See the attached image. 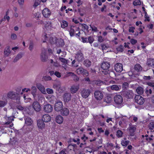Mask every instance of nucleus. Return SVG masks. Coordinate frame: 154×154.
Returning <instances> with one entry per match:
<instances>
[{
    "instance_id": "obj_23",
    "label": "nucleus",
    "mask_w": 154,
    "mask_h": 154,
    "mask_svg": "<svg viewBox=\"0 0 154 154\" xmlns=\"http://www.w3.org/2000/svg\"><path fill=\"white\" fill-rule=\"evenodd\" d=\"M11 51L10 49V46H7L4 49V54L5 57H8L11 54Z\"/></svg>"
},
{
    "instance_id": "obj_54",
    "label": "nucleus",
    "mask_w": 154,
    "mask_h": 154,
    "mask_svg": "<svg viewBox=\"0 0 154 154\" xmlns=\"http://www.w3.org/2000/svg\"><path fill=\"white\" fill-rule=\"evenodd\" d=\"M128 87V84L127 82H125L122 85L123 88L125 89H127Z\"/></svg>"
},
{
    "instance_id": "obj_40",
    "label": "nucleus",
    "mask_w": 154,
    "mask_h": 154,
    "mask_svg": "<svg viewBox=\"0 0 154 154\" xmlns=\"http://www.w3.org/2000/svg\"><path fill=\"white\" fill-rule=\"evenodd\" d=\"M149 128L151 132H154V122H151L149 124Z\"/></svg>"
},
{
    "instance_id": "obj_18",
    "label": "nucleus",
    "mask_w": 154,
    "mask_h": 154,
    "mask_svg": "<svg viewBox=\"0 0 154 154\" xmlns=\"http://www.w3.org/2000/svg\"><path fill=\"white\" fill-rule=\"evenodd\" d=\"M102 69L104 70H108L110 66V64L109 63L103 62L101 65Z\"/></svg>"
},
{
    "instance_id": "obj_39",
    "label": "nucleus",
    "mask_w": 154,
    "mask_h": 154,
    "mask_svg": "<svg viewBox=\"0 0 154 154\" xmlns=\"http://www.w3.org/2000/svg\"><path fill=\"white\" fill-rule=\"evenodd\" d=\"M82 28L83 29L84 31L88 32V27L85 24H81Z\"/></svg>"
},
{
    "instance_id": "obj_27",
    "label": "nucleus",
    "mask_w": 154,
    "mask_h": 154,
    "mask_svg": "<svg viewBox=\"0 0 154 154\" xmlns=\"http://www.w3.org/2000/svg\"><path fill=\"white\" fill-rule=\"evenodd\" d=\"M125 96L128 98H131L133 97V93L132 91L128 90L125 92Z\"/></svg>"
},
{
    "instance_id": "obj_36",
    "label": "nucleus",
    "mask_w": 154,
    "mask_h": 154,
    "mask_svg": "<svg viewBox=\"0 0 154 154\" xmlns=\"http://www.w3.org/2000/svg\"><path fill=\"white\" fill-rule=\"evenodd\" d=\"M22 57V54H18L14 59L13 62H17L19 59L21 58Z\"/></svg>"
},
{
    "instance_id": "obj_3",
    "label": "nucleus",
    "mask_w": 154,
    "mask_h": 154,
    "mask_svg": "<svg viewBox=\"0 0 154 154\" xmlns=\"http://www.w3.org/2000/svg\"><path fill=\"white\" fill-rule=\"evenodd\" d=\"M94 95L95 99L98 100H101L103 97V92L100 91H95Z\"/></svg>"
},
{
    "instance_id": "obj_32",
    "label": "nucleus",
    "mask_w": 154,
    "mask_h": 154,
    "mask_svg": "<svg viewBox=\"0 0 154 154\" xmlns=\"http://www.w3.org/2000/svg\"><path fill=\"white\" fill-rule=\"evenodd\" d=\"M136 91L139 94H142L144 92L143 88L141 87H138L136 90Z\"/></svg>"
},
{
    "instance_id": "obj_29",
    "label": "nucleus",
    "mask_w": 154,
    "mask_h": 154,
    "mask_svg": "<svg viewBox=\"0 0 154 154\" xmlns=\"http://www.w3.org/2000/svg\"><path fill=\"white\" fill-rule=\"evenodd\" d=\"M31 94L33 95L34 98H35L36 97V93L37 89L36 87L35 86H32L31 87Z\"/></svg>"
},
{
    "instance_id": "obj_1",
    "label": "nucleus",
    "mask_w": 154,
    "mask_h": 154,
    "mask_svg": "<svg viewBox=\"0 0 154 154\" xmlns=\"http://www.w3.org/2000/svg\"><path fill=\"white\" fill-rule=\"evenodd\" d=\"M67 30L69 32L71 37L74 36L75 35L78 36H79L80 35V32L79 31L78 27L74 26H71L68 27Z\"/></svg>"
},
{
    "instance_id": "obj_35",
    "label": "nucleus",
    "mask_w": 154,
    "mask_h": 154,
    "mask_svg": "<svg viewBox=\"0 0 154 154\" xmlns=\"http://www.w3.org/2000/svg\"><path fill=\"white\" fill-rule=\"evenodd\" d=\"M134 69L137 72H140L142 70V67L139 64H136L134 66Z\"/></svg>"
},
{
    "instance_id": "obj_43",
    "label": "nucleus",
    "mask_w": 154,
    "mask_h": 154,
    "mask_svg": "<svg viewBox=\"0 0 154 154\" xmlns=\"http://www.w3.org/2000/svg\"><path fill=\"white\" fill-rule=\"evenodd\" d=\"M124 47L122 45H120L116 48L117 51L119 52H122L124 51Z\"/></svg>"
},
{
    "instance_id": "obj_34",
    "label": "nucleus",
    "mask_w": 154,
    "mask_h": 154,
    "mask_svg": "<svg viewBox=\"0 0 154 154\" xmlns=\"http://www.w3.org/2000/svg\"><path fill=\"white\" fill-rule=\"evenodd\" d=\"M83 64L86 67H89L91 65V62L89 60L87 59L84 61Z\"/></svg>"
},
{
    "instance_id": "obj_60",
    "label": "nucleus",
    "mask_w": 154,
    "mask_h": 154,
    "mask_svg": "<svg viewBox=\"0 0 154 154\" xmlns=\"http://www.w3.org/2000/svg\"><path fill=\"white\" fill-rule=\"evenodd\" d=\"M75 60H73L72 62V66H73L74 67H77L78 66V65L77 64H75Z\"/></svg>"
},
{
    "instance_id": "obj_14",
    "label": "nucleus",
    "mask_w": 154,
    "mask_h": 154,
    "mask_svg": "<svg viewBox=\"0 0 154 154\" xmlns=\"http://www.w3.org/2000/svg\"><path fill=\"white\" fill-rule=\"evenodd\" d=\"M75 58L79 62L82 61L83 60V54L80 51H79L77 52L76 54Z\"/></svg>"
},
{
    "instance_id": "obj_64",
    "label": "nucleus",
    "mask_w": 154,
    "mask_h": 154,
    "mask_svg": "<svg viewBox=\"0 0 154 154\" xmlns=\"http://www.w3.org/2000/svg\"><path fill=\"white\" fill-rule=\"evenodd\" d=\"M106 145L108 147H110L112 148H113L114 147L113 144L111 143L108 142L107 143Z\"/></svg>"
},
{
    "instance_id": "obj_55",
    "label": "nucleus",
    "mask_w": 154,
    "mask_h": 154,
    "mask_svg": "<svg viewBox=\"0 0 154 154\" xmlns=\"http://www.w3.org/2000/svg\"><path fill=\"white\" fill-rule=\"evenodd\" d=\"M88 39L89 42L91 44L94 40L93 38L91 36L89 37Z\"/></svg>"
},
{
    "instance_id": "obj_49",
    "label": "nucleus",
    "mask_w": 154,
    "mask_h": 154,
    "mask_svg": "<svg viewBox=\"0 0 154 154\" xmlns=\"http://www.w3.org/2000/svg\"><path fill=\"white\" fill-rule=\"evenodd\" d=\"M109 75L111 78H113L115 76V73L113 71H109Z\"/></svg>"
},
{
    "instance_id": "obj_16",
    "label": "nucleus",
    "mask_w": 154,
    "mask_h": 154,
    "mask_svg": "<svg viewBox=\"0 0 154 154\" xmlns=\"http://www.w3.org/2000/svg\"><path fill=\"white\" fill-rule=\"evenodd\" d=\"M41 59L42 62H45L46 61L48 57L46 55V51L45 49L42 51V52L41 54Z\"/></svg>"
},
{
    "instance_id": "obj_9",
    "label": "nucleus",
    "mask_w": 154,
    "mask_h": 154,
    "mask_svg": "<svg viewBox=\"0 0 154 154\" xmlns=\"http://www.w3.org/2000/svg\"><path fill=\"white\" fill-rule=\"evenodd\" d=\"M36 86L42 93L44 94H46L45 88L42 85L41 83H38L36 84Z\"/></svg>"
},
{
    "instance_id": "obj_62",
    "label": "nucleus",
    "mask_w": 154,
    "mask_h": 154,
    "mask_svg": "<svg viewBox=\"0 0 154 154\" xmlns=\"http://www.w3.org/2000/svg\"><path fill=\"white\" fill-rule=\"evenodd\" d=\"M109 70H104V71H102L103 74H104L106 75H109Z\"/></svg>"
},
{
    "instance_id": "obj_19",
    "label": "nucleus",
    "mask_w": 154,
    "mask_h": 154,
    "mask_svg": "<svg viewBox=\"0 0 154 154\" xmlns=\"http://www.w3.org/2000/svg\"><path fill=\"white\" fill-rule=\"evenodd\" d=\"M51 119V116L48 114L43 115L42 117V120L43 121L45 122H50Z\"/></svg>"
},
{
    "instance_id": "obj_21",
    "label": "nucleus",
    "mask_w": 154,
    "mask_h": 154,
    "mask_svg": "<svg viewBox=\"0 0 154 154\" xmlns=\"http://www.w3.org/2000/svg\"><path fill=\"white\" fill-rule=\"evenodd\" d=\"M112 95L110 94H108L105 97L104 101L107 103H110L112 102Z\"/></svg>"
},
{
    "instance_id": "obj_48",
    "label": "nucleus",
    "mask_w": 154,
    "mask_h": 154,
    "mask_svg": "<svg viewBox=\"0 0 154 154\" xmlns=\"http://www.w3.org/2000/svg\"><path fill=\"white\" fill-rule=\"evenodd\" d=\"M133 3L134 6L139 5L141 4L140 0H135V1L133 2Z\"/></svg>"
},
{
    "instance_id": "obj_51",
    "label": "nucleus",
    "mask_w": 154,
    "mask_h": 154,
    "mask_svg": "<svg viewBox=\"0 0 154 154\" xmlns=\"http://www.w3.org/2000/svg\"><path fill=\"white\" fill-rule=\"evenodd\" d=\"M122 132L121 131L119 130L117 132L116 135L118 137H122Z\"/></svg>"
},
{
    "instance_id": "obj_38",
    "label": "nucleus",
    "mask_w": 154,
    "mask_h": 154,
    "mask_svg": "<svg viewBox=\"0 0 154 154\" xmlns=\"http://www.w3.org/2000/svg\"><path fill=\"white\" fill-rule=\"evenodd\" d=\"M44 23L45 24V28H48V29H50L51 28V22H46Z\"/></svg>"
},
{
    "instance_id": "obj_52",
    "label": "nucleus",
    "mask_w": 154,
    "mask_h": 154,
    "mask_svg": "<svg viewBox=\"0 0 154 154\" xmlns=\"http://www.w3.org/2000/svg\"><path fill=\"white\" fill-rule=\"evenodd\" d=\"M146 92L148 95H149L152 94V91L151 89L147 88L146 89Z\"/></svg>"
},
{
    "instance_id": "obj_44",
    "label": "nucleus",
    "mask_w": 154,
    "mask_h": 154,
    "mask_svg": "<svg viewBox=\"0 0 154 154\" xmlns=\"http://www.w3.org/2000/svg\"><path fill=\"white\" fill-rule=\"evenodd\" d=\"M60 88L61 85L60 84H55L53 85V88L56 90H59Z\"/></svg>"
},
{
    "instance_id": "obj_56",
    "label": "nucleus",
    "mask_w": 154,
    "mask_h": 154,
    "mask_svg": "<svg viewBox=\"0 0 154 154\" xmlns=\"http://www.w3.org/2000/svg\"><path fill=\"white\" fill-rule=\"evenodd\" d=\"M8 11L6 13V15L4 16V20H7L8 21L10 19V17L9 16H8Z\"/></svg>"
},
{
    "instance_id": "obj_20",
    "label": "nucleus",
    "mask_w": 154,
    "mask_h": 154,
    "mask_svg": "<svg viewBox=\"0 0 154 154\" xmlns=\"http://www.w3.org/2000/svg\"><path fill=\"white\" fill-rule=\"evenodd\" d=\"M129 134L131 136H133L134 135V133L136 130V128L134 126H131L128 128Z\"/></svg>"
},
{
    "instance_id": "obj_5",
    "label": "nucleus",
    "mask_w": 154,
    "mask_h": 154,
    "mask_svg": "<svg viewBox=\"0 0 154 154\" xmlns=\"http://www.w3.org/2000/svg\"><path fill=\"white\" fill-rule=\"evenodd\" d=\"M32 106L36 112H39L41 109V106L39 102L37 101H35L33 103Z\"/></svg>"
},
{
    "instance_id": "obj_24",
    "label": "nucleus",
    "mask_w": 154,
    "mask_h": 154,
    "mask_svg": "<svg viewBox=\"0 0 154 154\" xmlns=\"http://www.w3.org/2000/svg\"><path fill=\"white\" fill-rule=\"evenodd\" d=\"M71 94L69 93H66L63 95L64 100L65 102H68L71 100Z\"/></svg>"
},
{
    "instance_id": "obj_58",
    "label": "nucleus",
    "mask_w": 154,
    "mask_h": 154,
    "mask_svg": "<svg viewBox=\"0 0 154 154\" xmlns=\"http://www.w3.org/2000/svg\"><path fill=\"white\" fill-rule=\"evenodd\" d=\"M137 42V40L134 39L132 38L130 40V42L133 45L135 44Z\"/></svg>"
},
{
    "instance_id": "obj_47",
    "label": "nucleus",
    "mask_w": 154,
    "mask_h": 154,
    "mask_svg": "<svg viewBox=\"0 0 154 154\" xmlns=\"http://www.w3.org/2000/svg\"><path fill=\"white\" fill-rule=\"evenodd\" d=\"M59 60H60L63 63H64L68 64V60L65 59V58H64L62 57H60L59 58Z\"/></svg>"
},
{
    "instance_id": "obj_17",
    "label": "nucleus",
    "mask_w": 154,
    "mask_h": 154,
    "mask_svg": "<svg viewBox=\"0 0 154 154\" xmlns=\"http://www.w3.org/2000/svg\"><path fill=\"white\" fill-rule=\"evenodd\" d=\"M79 89V85H72L70 88V91L72 94L76 93Z\"/></svg>"
},
{
    "instance_id": "obj_28",
    "label": "nucleus",
    "mask_w": 154,
    "mask_h": 154,
    "mask_svg": "<svg viewBox=\"0 0 154 154\" xmlns=\"http://www.w3.org/2000/svg\"><path fill=\"white\" fill-rule=\"evenodd\" d=\"M63 117L60 115L57 116L56 118V122L59 124H61L63 122Z\"/></svg>"
},
{
    "instance_id": "obj_4",
    "label": "nucleus",
    "mask_w": 154,
    "mask_h": 154,
    "mask_svg": "<svg viewBox=\"0 0 154 154\" xmlns=\"http://www.w3.org/2000/svg\"><path fill=\"white\" fill-rule=\"evenodd\" d=\"M135 102L138 104L142 105L144 102V98L141 96L139 95H137L135 97Z\"/></svg>"
},
{
    "instance_id": "obj_13",
    "label": "nucleus",
    "mask_w": 154,
    "mask_h": 154,
    "mask_svg": "<svg viewBox=\"0 0 154 154\" xmlns=\"http://www.w3.org/2000/svg\"><path fill=\"white\" fill-rule=\"evenodd\" d=\"M42 14L45 17L48 18L51 15V13L49 9L45 8L42 10Z\"/></svg>"
},
{
    "instance_id": "obj_63",
    "label": "nucleus",
    "mask_w": 154,
    "mask_h": 154,
    "mask_svg": "<svg viewBox=\"0 0 154 154\" xmlns=\"http://www.w3.org/2000/svg\"><path fill=\"white\" fill-rule=\"evenodd\" d=\"M53 65L56 67H58L61 66L57 62H54Z\"/></svg>"
},
{
    "instance_id": "obj_50",
    "label": "nucleus",
    "mask_w": 154,
    "mask_h": 154,
    "mask_svg": "<svg viewBox=\"0 0 154 154\" xmlns=\"http://www.w3.org/2000/svg\"><path fill=\"white\" fill-rule=\"evenodd\" d=\"M46 91L47 93L49 94H52L54 93L53 90L50 88H47Z\"/></svg>"
},
{
    "instance_id": "obj_61",
    "label": "nucleus",
    "mask_w": 154,
    "mask_h": 154,
    "mask_svg": "<svg viewBox=\"0 0 154 154\" xmlns=\"http://www.w3.org/2000/svg\"><path fill=\"white\" fill-rule=\"evenodd\" d=\"M38 99L40 100L42 98H44L43 95L41 94H37Z\"/></svg>"
},
{
    "instance_id": "obj_8",
    "label": "nucleus",
    "mask_w": 154,
    "mask_h": 154,
    "mask_svg": "<svg viewBox=\"0 0 154 154\" xmlns=\"http://www.w3.org/2000/svg\"><path fill=\"white\" fill-rule=\"evenodd\" d=\"M114 101L115 103L118 104H121L123 101V98L120 95H117L114 97Z\"/></svg>"
},
{
    "instance_id": "obj_26",
    "label": "nucleus",
    "mask_w": 154,
    "mask_h": 154,
    "mask_svg": "<svg viewBox=\"0 0 154 154\" xmlns=\"http://www.w3.org/2000/svg\"><path fill=\"white\" fill-rule=\"evenodd\" d=\"M147 65L149 67H152L154 66V59L149 58L148 59Z\"/></svg>"
},
{
    "instance_id": "obj_57",
    "label": "nucleus",
    "mask_w": 154,
    "mask_h": 154,
    "mask_svg": "<svg viewBox=\"0 0 154 154\" xmlns=\"http://www.w3.org/2000/svg\"><path fill=\"white\" fill-rule=\"evenodd\" d=\"M135 29V27L133 26L130 27L128 29V31L130 32L133 33L134 32V30Z\"/></svg>"
},
{
    "instance_id": "obj_41",
    "label": "nucleus",
    "mask_w": 154,
    "mask_h": 154,
    "mask_svg": "<svg viewBox=\"0 0 154 154\" xmlns=\"http://www.w3.org/2000/svg\"><path fill=\"white\" fill-rule=\"evenodd\" d=\"M57 40V38L56 37H51L50 38V41L51 44H54L56 43Z\"/></svg>"
},
{
    "instance_id": "obj_11",
    "label": "nucleus",
    "mask_w": 154,
    "mask_h": 154,
    "mask_svg": "<svg viewBox=\"0 0 154 154\" xmlns=\"http://www.w3.org/2000/svg\"><path fill=\"white\" fill-rule=\"evenodd\" d=\"M52 106L49 104L45 105L43 108L44 111L47 113L51 112L53 110Z\"/></svg>"
},
{
    "instance_id": "obj_7",
    "label": "nucleus",
    "mask_w": 154,
    "mask_h": 154,
    "mask_svg": "<svg viewBox=\"0 0 154 154\" xmlns=\"http://www.w3.org/2000/svg\"><path fill=\"white\" fill-rule=\"evenodd\" d=\"M8 97L13 99H18L19 100L18 94L16 93L13 91H10L7 94Z\"/></svg>"
},
{
    "instance_id": "obj_10",
    "label": "nucleus",
    "mask_w": 154,
    "mask_h": 154,
    "mask_svg": "<svg viewBox=\"0 0 154 154\" xmlns=\"http://www.w3.org/2000/svg\"><path fill=\"white\" fill-rule=\"evenodd\" d=\"M63 107V104L62 102L58 101L56 103L55 105V109L57 111H60Z\"/></svg>"
},
{
    "instance_id": "obj_45",
    "label": "nucleus",
    "mask_w": 154,
    "mask_h": 154,
    "mask_svg": "<svg viewBox=\"0 0 154 154\" xmlns=\"http://www.w3.org/2000/svg\"><path fill=\"white\" fill-rule=\"evenodd\" d=\"M95 83L97 85L100 86L103 84L104 82L100 80H97L95 82Z\"/></svg>"
},
{
    "instance_id": "obj_30",
    "label": "nucleus",
    "mask_w": 154,
    "mask_h": 154,
    "mask_svg": "<svg viewBox=\"0 0 154 154\" xmlns=\"http://www.w3.org/2000/svg\"><path fill=\"white\" fill-rule=\"evenodd\" d=\"M69 113L68 109L66 108H64L61 111V114L63 116H67Z\"/></svg>"
},
{
    "instance_id": "obj_6",
    "label": "nucleus",
    "mask_w": 154,
    "mask_h": 154,
    "mask_svg": "<svg viewBox=\"0 0 154 154\" xmlns=\"http://www.w3.org/2000/svg\"><path fill=\"white\" fill-rule=\"evenodd\" d=\"M91 93L89 89H85L83 88L81 91V94L82 97L85 98H86L88 97Z\"/></svg>"
},
{
    "instance_id": "obj_25",
    "label": "nucleus",
    "mask_w": 154,
    "mask_h": 154,
    "mask_svg": "<svg viewBox=\"0 0 154 154\" xmlns=\"http://www.w3.org/2000/svg\"><path fill=\"white\" fill-rule=\"evenodd\" d=\"M25 124L27 126H30L33 123L32 119L30 117H27L25 119Z\"/></svg>"
},
{
    "instance_id": "obj_33",
    "label": "nucleus",
    "mask_w": 154,
    "mask_h": 154,
    "mask_svg": "<svg viewBox=\"0 0 154 154\" xmlns=\"http://www.w3.org/2000/svg\"><path fill=\"white\" fill-rule=\"evenodd\" d=\"M124 140L121 141V144L123 146H126L129 143L130 141L128 140H125L126 138H125Z\"/></svg>"
},
{
    "instance_id": "obj_46",
    "label": "nucleus",
    "mask_w": 154,
    "mask_h": 154,
    "mask_svg": "<svg viewBox=\"0 0 154 154\" xmlns=\"http://www.w3.org/2000/svg\"><path fill=\"white\" fill-rule=\"evenodd\" d=\"M41 14L40 13L38 12L35 13L34 14V17L38 20L39 18L41 17Z\"/></svg>"
},
{
    "instance_id": "obj_53",
    "label": "nucleus",
    "mask_w": 154,
    "mask_h": 154,
    "mask_svg": "<svg viewBox=\"0 0 154 154\" xmlns=\"http://www.w3.org/2000/svg\"><path fill=\"white\" fill-rule=\"evenodd\" d=\"M6 104L5 101L0 100V107H4Z\"/></svg>"
},
{
    "instance_id": "obj_2",
    "label": "nucleus",
    "mask_w": 154,
    "mask_h": 154,
    "mask_svg": "<svg viewBox=\"0 0 154 154\" xmlns=\"http://www.w3.org/2000/svg\"><path fill=\"white\" fill-rule=\"evenodd\" d=\"M14 120L12 117H8V121L6 122L3 125L0 127V129L2 131L4 130L5 129H7L8 128H11L13 126V124L12 123V121Z\"/></svg>"
},
{
    "instance_id": "obj_15",
    "label": "nucleus",
    "mask_w": 154,
    "mask_h": 154,
    "mask_svg": "<svg viewBox=\"0 0 154 154\" xmlns=\"http://www.w3.org/2000/svg\"><path fill=\"white\" fill-rule=\"evenodd\" d=\"M76 72L78 74H83L84 75H87L88 74V71L84 69L82 67H80L78 69L76 70Z\"/></svg>"
},
{
    "instance_id": "obj_59",
    "label": "nucleus",
    "mask_w": 154,
    "mask_h": 154,
    "mask_svg": "<svg viewBox=\"0 0 154 154\" xmlns=\"http://www.w3.org/2000/svg\"><path fill=\"white\" fill-rule=\"evenodd\" d=\"M98 41L100 42H102L104 41V38L101 36H99L98 37Z\"/></svg>"
},
{
    "instance_id": "obj_37",
    "label": "nucleus",
    "mask_w": 154,
    "mask_h": 154,
    "mask_svg": "<svg viewBox=\"0 0 154 154\" xmlns=\"http://www.w3.org/2000/svg\"><path fill=\"white\" fill-rule=\"evenodd\" d=\"M111 89L114 91H118L119 90V86L116 85H113L110 87Z\"/></svg>"
},
{
    "instance_id": "obj_12",
    "label": "nucleus",
    "mask_w": 154,
    "mask_h": 154,
    "mask_svg": "<svg viewBox=\"0 0 154 154\" xmlns=\"http://www.w3.org/2000/svg\"><path fill=\"white\" fill-rule=\"evenodd\" d=\"M115 69L117 72H121L123 69V65L120 63H117L115 66Z\"/></svg>"
},
{
    "instance_id": "obj_31",
    "label": "nucleus",
    "mask_w": 154,
    "mask_h": 154,
    "mask_svg": "<svg viewBox=\"0 0 154 154\" xmlns=\"http://www.w3.org/2000/svg\"><path fill=\"white\" fill-rule=\"evenodd\" d=\"M61 27L62 28H65L68 26V22L65 20H62L60 22Z\"/></svg>"
},
{
    "instance_id": "obj_42",
    "label": "nucleus",
    "mask_w": 154,
    "mask_h": 154,
    "mask_svg": "<svg viewBox=\"0 0 154 154\" xmlns=\"http://www.w3.org/2000/svg\"><path fill=\"white\" fill-rule=\"evenodd\" d=\"M101 46L102 47V49L103 51L106 50V49L109 48V46L106 45V44H102L101 45Z\"/></svg>"
},
{
    "instance_id": "obj_22",
    "label": "nucleus",
    "mask_w": 154,
    "mask_h": 154,
    "mask_svg": "<svg viewBox=\"0 0 154 154\" xmlns=\"http://www.w3.org/2000/svg\"><path fill=\"white\" fill-rule=\"evenodd\" d=\"M42 120H38L37 122V125L39 128L42 129L45 127V124Z\"/></svg>"
}]
</instances>
